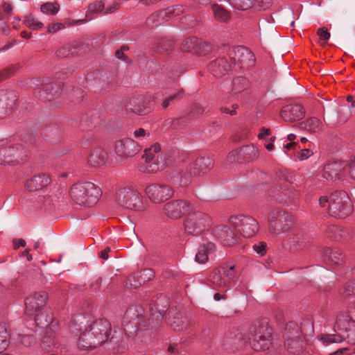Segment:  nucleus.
<instances>
[{
    "mask_svg": "<svg viewBox=\"0 0 355 355\" xmlns=\"http://www.w3.org/2000/svg\"><path fill=\"white\" fill-rule=\"evenodd\" d=\"M111 331V324L106 319H98L87 325L80 334L78 345L80 349H92L105 343Z\"/></svg>",
    "mask_w": 355,
    "mask_h": 355,
    "instance_id": "f257e3e1",
    "label": "nucleus"
},
{
    "mask_svg": "<svg viewBox=\"0 0 355 355\" xmlns=\"http://www.w3.org/2000/svg\"><path fill=\"white\" fill-rule=\"evenodd\" d=\"M352 304L348 306L347 312L337 316L334 329L338 334H329L322 338L324 343H340L347 338L349 343H355V317L350 312Z\"/></svg>",
    "mask_w": 355,
    "mask_h": 355,
    "instance_id": "f03ea898",
    "label": "nucleus"
},
{
    "mask_svg": "<svg viewBox=\"0 0 355 355\" xmlns=\"http://www.w3.org/2000/svg\"><path fill=\"white\" fill-rule=\"evenodd\" d=\"M319 204L321 207L326 208L329 215L334 218H345L353 211L351 200L345 191H336L329 196H321Z\"/></svg>",
    "mask_w": 355,
    "mask_h": 355,
    "instance_id": "7ed1b4c3",
    "label": "nucleus"
},
{
    "mask_svg": "<svg viewBox=\"0 0 355 355\" xmlns=\"http://www.w3.org/2000/svg\"><path fill=\"white\" fill-rule=\"evenodd\" d=\"M69 195L76 204L91 207L98 202L101 190L91 182H78L71 187Z\"/></svg>",
    "mask_w": 355,
    "mask_h": 355,
    "instance_id": "20e7f679",
    "label": "nucleus"
},
{
    "mask_svg": "<svg viewBox=\"0 0 355 355\" xmlns=\"http://www.w3.org/2000/svg\"><path fill=\"white\" fill-rule=\"evenodd\" d=\"M249 343L255 351H266L272 345V329L266 321L254 323L248 333Z\"/></svg>",
    "mask_w": 355,
    "mask_h": 355,
    "instance_id": "39448f33",
    "label": "nucleus"
},
{
    "mask_svg": "<svg viewBox=\"0 0 355 355\" xmlns=\"http://www.w3.org/2000/svg\"><path fill=\"white\" fill-rule=\"evenodd\" d=\"M118 205L127 209L141 211L146 209L141 193L132 187H125L118 190L115 195Z\"/></svg>",
    "mask_w": 355,
    "mask_h": 355,
    "instance_id": "423d86ee",
    "label": "nucleus"
},
{
    "mask_svg": "<svg viewBox=\"0 0 355 355\" xmlns=\"http://www.w3.org/2000/svg\"><path fill=\"white\" fill-rule=\"evenodd\" d=\"M267 220L269 232L275 235L288 232L293 226V216L282 210L270 211Z\"/></svg>",
    "mask_w": 355,
    "mask_h": 355,
    "instance_id": "0eeeda50",
    "label": "nucleus"
},
{
    "mask_svg": "<svg viewBox=\"0 0 355 355\" xmlns=\"http://www.w3.org/2000/svg\"><path fill=\"white\" fill-rule=\"evenodd\" d=\"M187 233L198 235L206 231L211 226V218L205 213L193 211L188 214L184 223Z\"/></svg>",
    "mask_w": 355,
    "mask_h": 355,
    "instance_id": "6e6552de",
    "label": "nucleus"
},
{
    "mask_svg": "<svg viewBox=\"0 0 355 355\" xmlns=\"http://www.w3.org/2000/svg\"><path fill=\"white\" fill-rule=\"evenodd\" d=\"M214 166L213 161L209 157L197 158L191 163L189 168L181 176L180 184L187 185L191 180L192 176H200L206 173Z\"/></svg>",
    "mask_w": 355,
    "mask_h": 355,
    "instance_id": "1a4fd4ad",
    "label": "nucleus"
},
{
    "mask_svg": "<svg viewBox=\"0 0 355 355\" xmlns=\"http://www.w3.org/2000/svg\"><path fill=\"white\" fill-rule=\"evenodd\" d=\"M230 224L243 237L250 238L255 235L259 229L257 221L252 217L234 216L230 218Z\"/></svg>",
    "mask_w": 355,
    "mask_h": 355,
    "instance_id": "9d476101",
    "label": "nucleus"
},
{
    "mask_svg": "<svg viewBox=\"0 0 355 355\" xmlns=\"http://www.w3.org/2000/svg\"><path fill=\"white\" fill-rule=\"evenodd\" d=\"M145 193L151 202L160 204L173 196V188L166 184H150L145 189Z\"/></svg>",
    "mask_w": 355,
    "mask_h": 355,
    "instance_id": "9b49d317",
    "label": "nucleus"
},
{
    "mask_svg": "<svg viewBox=\"0 0 355 355\" xmlns=\"http://www.w3.org/2000/svg\"><path fill=\"white\" fill-rule=\"evenodd\" d=\"M234 266H222L214 269L210 274L209 282L214 288L227 289L234 277Z\"/></svg>",
    "mask_w": 355,
    "mask_h": 355,
    "instance_id": "f8f14e48",
    "label": "nucleus"
},
{
    "mask_svg": "<svg viewBox=\"0 0 355 355\" xmlns=\"http://www.w3.org/2000/svg\"><path fill=\"white\" fill-rule=\"evenodd\" d=\"M192 205L185 200H173L163 207V214L168 218L177 220L192 210Z\"/></svg>",
    "mask_w": 355,
    "mask_h": 355,
    "instance_id": "ddd939ff",
    "label": "nucleus"
},
{
    "mask_svg": "<svg viewBox=\"0 0 355 355\" xmlns=\"http://www.w3.org/2000/svg\"><path fill=\"white\" fill-rule=\"evenodd\" d=\"M141 149V145L131 137H125L115 143V153L122 158H128L137 155Z\"/></svg>",
    "mask_w": 355,
    "mask_h": 355,
    "instance_id": "4468645a",
    "label": "nucleus"
},
{
    "mask_svg": "<svg viewBox=\"0 0 355 355\" xmlns=\"http://www.w3.org/2000/svg\"><path fill=\"white\" fill-rule=\"evenodd\" d=\"M47 294L45 292H35L25 299L26 313L28 315H36L46 304Z\"/></svg>",
    "mask_w": 355,
    "mask_h": 355,
    "instance_id": "2eb2a0df",
    "label": "nucleus"
},
{
    "mask_svg": "<svg viewBox=\"0 0 355 355\" xmlns=\"http://www.w3.org/2000/svg\"><path fill=\"white\" fill-rule=\"evenodd\" d=\"M23 154V149L20 146L1 148H0V164H17L22 160Z\"/></svg>",
    "mask_w": 355,
    "mask_h": 355,
    "instance_id": "dca6fc26",
    "label": "nucleus"
},
{
    "mask_svg": "<svg viewBox=\"0 0 355 355\" xmlns=\"http://www.w3.org/2000/svg\"><path fill=\"white\" fill-rule=\"evenodd\" d=\"M215 234L220 239L223 245L232 246L238 242V236L234 227L228 222V225H220L215 228Z\"/></svg>",
    "mask_w": 355,
    "mask_h": 355,
    "instance_id": "f3484780",
    "label": "nucleus"
},
{
    "mask_svg": "<svg viewBox=\"0 0 355 355\" xmlns=\"http://www.w3.org/2000/svg\"><path fill=\"white\" fill-rule=\"evenodd\" d=\"M182 49L187 52H193L200 55H206L212 49L211 46L206 42H199L196 37L186 39L181 46Z\"/></svg>",
    "mask_w": 355,
    "mask_h": 355,
    "instance_id": "a211bd4d",
    "label": "nucleus"
},
{
    "mask_svg": "<svg viewBox=\"0 0 355 355\" xmlns=\"http://www.w3.org/2000/svg\"><path fill=\"white\" fill-rule=\"evenodd\" d=\"M304 107L299 104L287 105L281 111V117L287 122H294L302 119L304 116Z\"/></svg>",
    "mask_w": 355,
    "mask_h": 355,
    "instance_id": "6ab92c4d",
    "label": "nucleus"
},
{
    "mask_svg": "<svg viewBox=\"0 0 355 355\" xmlns=\"http://www.w3.org/2000/svg\"><path fill=\"white\" fill-rule=\"evenodd\" d=\"M51 182V178L49 174L40 173L27 180L25 188L28 191H35L46 187Z\"/></svg>",
    "mask_w": 355,
    "mask_h": 355,
    "instance_id": "aec40b11",
    "label": "nucleus"
},
{
    "mask_svg": "<svg viewBox=\"0 0 355 355\" xmlns=\"http://www.w3.org/2000/svg\"><path fill=\"white\" fill-rule=\"evenodd\" d=\"M182 12L181 7L179 6H175L169 7L164 10H162L159 12L153 13L149 16L147 19V24L153 25L155 22H157L155 26L161 24L164 18H170L173 15H177Z\"/></svg>",
    "mask_w": 355,
    "mask_h": 355,
    "instance_id": "412c9836",
    "label": "nucleus"
},
{
    "mask_svg": "<svg viewBox=\"0 0 355 355\" xmlns=\"http://www.w3.org/2000/svg\"><path fill=\"white\" fill-rule=\"evenodd\" d=\"M107 158V154L105 150L101 147H96L89 153L87 162L93 167H100L106 163Z\"/></svg>",
    "mask_w": 355,
    "mask_h": 355,
    "instance_id": "4be33fe9",
    "label": "nucleus"
},
{
    "mask_svg": "<svg viewBox=\"0 0 355 355\" xmlns=\"http://www.w3.org/2000/svg\"><path fill=\"white\" fill-rule=\"evenodd\" d=\"M343 168V166L338 162L327 164L324 166L322 176L327 180L336 181L340 178Z\"/></svg>",
    "mask_w": 355,
    "mask_h": 355,
    "instance_id": "5701e85b",
    "label": "nucleus"
},
{
    "mask_svg": "<svg viewBox=\"0 0 355 355\" xmlns=\"http://www.w3.org/2000/svg\"><path fill=\"white\" fill-rule=\"evenodd\" d=\"M215 250L214 244L211 242H207L200 244L198 248V252L196 254V261L199 263H205Z\"/></svg>",
    "mask_w": 355,
    "mask_h": 355,
    "instance_id": "b1692460",
    "label": "nucleus"
},
{
    "mask_svg": "<svg viewBox=\"0 0 355 355\" xmlns=\"http://www.w3.org/2000/svg\"><path fill=\"white\" fill-rule=\"evenodd\" d=\"M241 159L250 162L255 159L259 156L258 149L252 144H249L239 148L235 152Z\"/></svg>",
    "mask_w": 355,
    "mask_h": 355,
    "instance_id": "393cba45",
    "label": "nucleus"
},
{
    "mask_svg": "<svg viewBox=\"0 0 355 355\" xmlns=\"http://www.w3.org/2000/svg\"><path fill=\"white\" fill-rule=\"evenodd\" d=\"M230 64L226 59L219 58L213 61L209 66V69L214 76L220 77L229 70Z\"/></svg>",
    "mask_w": 355,
    "mask_h": 355,
    "instance_id": "a878e982",
    "label": "nucleus"
},
{
    "mask_svg": "<svg viewBox=\"0 0 355 355\" xmlns=\"http://www.w3.org/2000/svg\"><path fill=\"white\" fill-rule=\"evenodd\" d=\"M146 107L140 98H132L126 105V111L128 113L144 114L146 113Z\"/></svg>",
    "mask_w": 355,
    "mask_h": 355,
    "instance_id": "bb28decb",
    "label": "nucleus"
},
{
    "mask_svg": "<svg viewBox=\"0 0 355 355\" xmlns=\"http://www.w3.org/2000/svg\"><path fill=\"white\" fill-rule=\"evenodd\" d=\"M234 62L245 63L247 60H252L253 55L248 49L239 46L234 51Z\"/></svg>",
    "mask_w": 355,
    "mask_h": 355,
    "instance_id": "cd10ccee",
    "label": "nucleus"
},
{
    "mask_svg": "<svg viewBox=\"0 0 355 355\" xmlns=\"http://www.w3.org/2000/svg\"><path fill=\"white\" fill-rule=\"evenodd\" d=\"M10 333L6 324H0V354H2L10 344Z\"/></svg>",
    "mask_w": 355,
    "mask_h": 355,
    "instance_id": "c85d7f7f",
    "label": "nucleus"
},
{
    "mask_svg": "<svg viewBox=\"0 0 355 355\" xmlns=\"http://www.w3.org/2000/svg\"><path fill=\"white\" fill-rule=\"evenodd\" d=\"M325 260L329 265H339L343 262V255L338 250L329 249L325 252Z\"/></svg>",
    "mask_w": 355,
    "mask_h": 355,
    "instance_id": "c756f323",
    "label": "nucleus"
},
{
    "mask_svg": "<svg viewBox=\"0 0 355 355\" xmlns=\"http://www.w3.org/2000/svg\"><path fill=\"white\" fill-rule=\"evenodd\" d=\"M303 128L306 130L312 132H318L322 129L323 125L322 122L316 117L308 119L302 123Z\"/></svg>",
    "mask_w": 355,
    "mask_h": 355,
    "instance_id": "7c9ffc66",
    "label": "nucleus"
},
{
    "mask_svg": "<svg viewBox=\"0 0 355 355\" xmlns=\"http://www.w3.org/2000/svg\"><path fill=\"white\" fill-rule=\"evenodd\" d=\"M214 17L220 21H227L230 19V13L222 6L215 4L211 7Z\"/></svg>",
    "mask_w": 355,
    "mask_h": 355,
    "instance_id": "2f4dec72",
    "label": "nucleus"
},
{
    "mask_svg": "<svg viewBox=\"0 0 355 355\" xmlns=\"http://www.w3.org/2000/svg\"><path fill=\"white\" fill-rule=\"evenodd\" d=\"M161 150V147L159 144H155L149 148L145 150L144 153L143 155V159L145 162H152L157 161L155 159L156 154L159 153Z\"/></svg>",
    "mask_w": 355,
    "mask_h": 355,
    "instance_id": "473e14b6",
    "label": "nucleus"
},
{
    "mask_svg": "<svg viewBox=\"0 0 355 355\" xmlns=\"http://www.w3.org/2000/svg\"><path fill=\"white\" fill-rule=\"evenodd\" d=\"M300 333L298 332L297 330H296V335H295L292 338H289L288 336H287L285 339L284 343L288 350H290L291 352H294L300 347Z\"/></svg>",
    "mask_w": 355,
    "mask_h": 355,
    "instance_id": "72a5a7b5",
    "label": "nucleus"
},
{
    "mask_svg": "<svg viewBox=\"0 0 355 355\" xmlns=\"http://www.w3.org/2000/svg\"><path fill=\"white\" fill-rule=\"evenodd\" d=\"M234 8L245 10L252 7L254 0H227Z\"/></svg>",
    "mask_w": 355,
    "mask_h": 355,
    "instance_id": "f704fd0d",
    "label": "nucleus"
},
{
    "mask_svg": "<svg viewBox=\"0 0 355 355\" xmlns=\"http://www.w3.org/2000/svg\"><path fill=\"white\" fill-rule=\"evenodd\" d=\"M41 11L46 15H54L60 10V6L57 2H47L41 6Z\"/></svg>",
    "mask_w": 355,
    "mask_h": 355,
    "instance_id": "c9c22d12",
    "label": "nucleus"
},
{
    "mask_svg": "<svg viewBox=\"0 0 355 355\" xmlns=\"http://www.w3.org/2000/svg\"><path fill=\"white\" fill-rule=\"evenodd\" d=\"M159 169L157 161L145 162L139 166V171L146 173H154Z\"/></svg>",
    "mask_w": 355,
    "mask_h": 355,
    "instance_id": "e433bc0d",
    "label": "nucleus"
},
{
    "mask_svg": "<svg viewBox=\"0 0 355 355\" xmlns=\"http://www.w3.org/2000/svg\"><path fill=\"white\" fill-rule=\"evenodd\" d=\"M24 24L31 30H39L43 27V24L34 18L32 15H28L25 17Z\"/></svg>",
    "mask_w": 355,
    "mask_h": 355,
    "instance_id": "4c0bfd02",
    "label": "nucleus"
},
{
    "mask_svg": "<svg viewBox=\"0 0 355 355\" xmlns=\"http://www.w3.org/2000/svg\"><path fill=\"white\" fill-rule=\"evenodd\" d=\"M132 136L133 137V139H135V141L138 142V144H140V142L144 141L146 139L150 137V133L147 132L144 128H138L135 130L133 132Z\"/></svg>",
    "mask_w": 355,
    "mask_h": 355,
    "instance_id": "58836bf2",
    "label": "nucleus"
},
{
    "mask_svg": "<svg viewBox=\"0 0 355 355\" xmlns=\"http://www.w3.org/2000/svg\"><path fill=\"white\" fill-rule=\"evenodd\" d=\"M54 86H55V84L53 83H42V88L40 89L38 92H35V94H37V95L40 98L46 99L47 98V96H45L44 94H46V95L51 94V95H53V94L51 92H50L49 91L52 90L53 89Z\"/></svg>",
    "mask_w": 355,
    "mask_h": 355,
    "instance_id": "ea45409f",
    "label": "nucleus"
},
{
    "mask_svg": "<svg viewBox=\"0 0 355 355\" xmlns=\"http://www.w3.org/2000/svg\"><path fill=\"white\" fill-rule=\"evenodd\" d=\"M104 9V3L102 1H97L90 3L87 8V14L101 12Z\"/></svg>",
    "mask_w": 355,
    "mask_h": 355,
    "instance_id": "a19ab883",
    "label": "nucleus"
},
{
    "mask_svg": "<svg viewBox=\"0 0 355 355\" xmlns=\"http://www.w3.org/2000/svg\"><path fill=\"white\" fill-rule=\"evenodd\" d=\"M19 342L25 347H30L35 342V338L31 334L19 335Z\"/></svg>",
    "mask_w": 355,
    "mask_h": 355,
    "instance_id": "79ce46f5",
    "label": "nucleus"
},
{
    "mask_svg": "<svg viewBox=\"0 0 355 355\" xmlns=\"http://www.w3.org/2000/svg\"><path fill=\"white\" fill-rule=\"evenodd\" d=\"M330 230L335 234V235H334L335 239L340 240L341 239H347V234L343 228H342L339 226L333 225L330 228Z\"/></svg>",
    "mask_w": 355,
    "mask_h": 355,
    "instance_id": "37998d69",
    "label": "nucleus"
},
{
    "mask_svg": "<svg viewBox=\"0 0 355 355\" xmlns=\"http://www.w3.org/2000/svg\"><path fill=\"white\" fill-rule=\"evenodd\" d=\"M171 49V43L167 40H161L157 45V51L162 53Z\"/></svg>",
    "mask_w": 355,
    "mask_h": 355,
    "instance_id": "c03bdc74",
    "label": "nucleus"
},
{
    "mask_svg": "<svg viewBox=\"0 0 355 355\" xmlns=\"http://www.w3.org/2000/svg\"><path fill=\"white\" fill-rule=\"evenodd\" d=\"M343 294L346 296L355 295V280L349 281L345 284Z\"/></svg>",
    "mask_w": 355,
    "mask_h": 355,
    "instance_id": "a18cd8bd",
    "label": "nucleus"
},
{
    "mask_svg": "<svg viewBox=\"0 0 355 355\" xmlns=\"http://www.w3.org/2000/svg\"><path fill=\"white\" fill-rule=\"evenodd\" d=\"M347 352L348 353L347 354V355H355V348L351 349L348 347H342L338 348L335 352L330 353V355H340Z\"/></svg>",
    "mask_w": 355,
    "mask_h": 355,
    "instance_id": "49530a36",
    "label": "nucleus"
},
{
    "mask_svg": "<svg viewBox=\"0 0 355 355\" xmlns=\"http://www.w3.org/2000/svg\"><path fill=\"white\" fill-rule=\"evenodd\" d=\"M317 33L320 37V40L324 41L322 44H325L327 41L330 37V33L328 32V30L324 28H319Z\"/></svg>",
    "mask_w": 355,
    "mask_h": 355,
    "instance_id": "de8ad7c7",
    "label": "nucleus"
},
{
    "mask_svg": "<svg viewBox=\"0 0 355 355\" xmlns=\"http://www.w3.org/2000/svg\"><path fill=\"white\" fill-rule=\"evenodd\" d=\"M182 96V92H178L177 94L170 96L166 99H165L164 101V102L162 103V107L164 109L166 108L169 105L171 101H172L175 99H179Z\"/></svg>",
    "mask_w": 355,
    "mask_h": 355,
    "instance_id": "09e8293b",
    "label": "nucleus"
},
{
    "mask_svg": "<svg viewBox=\"0 0 355 355\" xmlns=\"http://www.w3.org/2000/svg\"><path fill=\"white\" fill-rule=\"evenodd\" d=\"M345 171H347L349 176L355 180V161L350 162L345 167Z\"/></svg>",
    "mask_w": 355,
    "mask_h": 355,
    "instance_id": "8fccbe9b",
    "label": "nucleus"
},
{
    "mask_svg": "<svg viewBox=\"0 0 355 355\" xmlns=\"http://www.w3.org/2000/svg\"><path fill=\"white\" fill-rule=\"evenodd\" d=\"M64 25L62 23H53L49 24L48 26V32L50 33H55L58 31L64 28Z\"/></svg>",
    "mask_w": 355,
    "mask_h": 355,
    "instance_id": "3c124183",
    "label": "nucleus"
},
{
    "mask_svg": "<svg viewBox=\"0 0 355 355\" xmlns=\"http://www.w3.org/2000/svg\"><path fill=\"white\" fill-rule=\"evenodd\" d=\"M270 4V0H254L252 6L266 9Z\"/></svg>",
    "mask_w": 355,
    "mask_h": 355,
    "instance_id": "603ef678",
    "label": "nucleus"
},
{
    "mask_svg": "<svg viewBox=\"0 0 355 355\" xmlns=\"http://www.w3.org/2000/svg\"><path fill=\"white\" fill-rule=\"evenodd\" d=\"M14 72V67H10L0 73V82L6 78H9Z\"/></svg>",
    "mask_w": 355,
    "mask_h": 355,
    "instance_id": "864d4df0",
    "label": "nucleus"
},
{
    "mask_svg": "<svg viewBox=\"0 0 355 355\" xmlns=\"http://www.w3.org/2000/svg\"><path fill=\"white\" fill-rule=\"evenodd\" d=\"M239 105L237 104H233L232 105V110L227 107H221L220 110L223 113L230 114L231 116H234L236 114V110L238 109Z\"/></svg>",
    "mask_w": 355,
    "mask_h": 355,
    "instance_id": "5fc2aeb1",
    "label": "nucleus"
},
{
    "mask_svg": "<svg viewBox=\"0 0 355 355\" xmlns=\"http://www.w3.org/2000/svg\"><path fill=\"white\" fill-rule=\"evenodd\" d=\"M266 245L265 243L255 244L253 246L254 250L259 254H263L266 252Z\"/></svg>",
    "mask_w": 355,
    "mask_h": 355,
    "instance_id": "6e6d98bb",
    "label": "nucleus"
},
{
    "mask_svg": "<svg viewBox=\"0 0 355 355\" xmlns=\"http://www.w3.org/2000/svg\"><path fill=\"white\" fill-rule=\"evenodd\" d=\"M120 4L118 2H114L111 6H107L105 10V13H112L119 9Z\"/></svg>",
    "mask_w": 355,
    "mask_h": 355,
    "instance_id": "4d7b16f0",
    "label": "nucleus"
},
{
    "mask_svg": "<svg viewBox=\"0 0 355 355\" xmlns=\"http://www.w3.org/2000/svg\"><path fill=\"white\" fill-rule=\"evenodd\" d=\"M300 240H301V236L300 235H298V234L294 235L293 234V240L290 241L291 246L293 248L300 247Z\"/></svg>",
    "mask_w": 355,
    "mask_h": 355,
    "instance_id": "13d9d810",
    "label": "nucleus"
},
{
    "mask_svg": "<svg viewBox=\"0 0 355 355\" xmlns=\"http://www.w3.org/2000/svg\"><path fill=\"white\" fill-rule=\"evenodd\" d=\"M26 245V241L23 239H15L13 240V248L17 250L20 247H24Z\"/></svg>",
    "mask_w": 355,
    "mask_h": 355,
    "instance_id": "bf43d9fd",
    "label": "nucleus"
},
{
    "mask_svg": "<svg viewBox=\"0 0 355 355\" xmlns=\"http://www.w3.org/2000/svg\"><path fill=\"white\" fill-rule=\"evenodd\" d=\"M311 155H312V152L309 149L306 148V149L302 150L300 155V159L301 160L306 159L308 157H309Z\"/></svg>",
    "mask_w": 355,
    "mask_h": 355,
    "instance_id": "052dcab7",
    "label": "nucleus"
},
{
    "mask_svg": "<svg viewBox=\"0 0 355 355\" xmlns=\"http://www.w3.org/2000/svg\"><path fill=\"white\" fill-rule=\"evenodd\" d=\"M182 321L180 319H178L176 320L170 321V325L171 327L175 330V331H179L182 329V328L180 327V323Z\"/></svg>",
    "mask_w": 355,
    "mask_h": 355,
    "instance_id": "680f3d73",
    "label": "nucleus"
},
{
    "mask_svg": "<svg viewBox=\"0 0 355 355\" xmlns=\"http://www.w3.org/2000/svg\"><path fill=\"white\" fill-rule=\"evenodd\" d=\"M141 275L148 277V280L150 279L153 276V272L151 269H144L141 272Z\"/></svg>",
    "mask_w": 355,
    "mask_h": 355,
    "instance_id": "e2e57ef3",
    "label": "nucleus"
},
{
    "mask_svg": "<svg viewBox=\"0 0 355 355\" xmlns=\"http://www.w3.org/2000/svg\"><path fill=\"white\" fill-rule=\"evenodd\" d=\"M74 53L73 52H71V54H73ZM58 55V56H67L70 54L69 53V51H67V47H63L62 49H60L58 51V53H57Z\"/></svg>",
    "mask_w": 355,
    "mask_h": 355,
    "instance_id": "0e129e2a",
    "label": "nucleus"
},
{
    "mask_svg": "<svg viewBox=\"0 0 355 355\" xmlns=\"http://www.w3.org/2000/svg\"><path fill=\"white\" fill-rule=\"evenodd\" d=\"M128 48L125 46H122L121 49L117 50L115 53V55L119 59H123L124 55H123V51L127 50Z\"/></svg>",
    "mask_w": 355,
    "mask_h": 355,
    "instance_id": "69168bd1",
    "label": "nucleus"
},
{
    "mask_svg": "<svg viewBox=\"0 0 355 355\" xmlns=\"http://www.w3.org/2000/svg\"><path fill=\"white\" fill-rule=\"evenodd\" d=\"M2 8L4 10V12L9 13L12 10V6L10 3L9 2H3L2 3Z\"/></svg>",
    "mask_w": 355,
    "mask_h": 355,
    "instance_id": "338daca9",
    "label": "nucleus"
},
{
    "mask_svg": "<svg viewBox=\"0 0 355 355\" xmlns=\"http://www.w3.org/2000/svg\"><path fill=\"white\" fill-rule=\"evenodd\" d=\"M269 135H270V130L268 128H263L261 129V131L258 135V137L259 139H262Z\"/></svg>",
    "mask_w": 355,
    "mask_h": 355,
    "instance_id": "774afa93",
    "label": "nucleus"
}]
</instances>
